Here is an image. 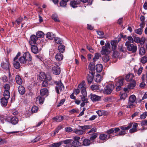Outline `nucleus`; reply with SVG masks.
Returning <instances> with one entry per match:
<instances>
[{"label": "nucleus", "mask_w": 147, "mask_h": 147, "mask_svg": "<svg viewBox=\"0 0 147 147\" xmlns=\"http://www.w3.org/2000/svg\"><path fill=\"white\" fill-rule=\"evenodd\" d=\"M96 32L97 34L100 36L101 38H106V37L105 36H104V33L103 32L99 31H97Z\"/></svg>", "instance_id": "53"}, {"label": "nucleus", "mask_w": 147, "mask_h": 147, "mask_svg": "<svg viewBox=\"0 0 147 147\" xmlns=\"http://www.w3.org/2000/svg\"><path fill=\"white\" fill-rule=\"evenodd\" d=\"M95 68L97 72H100L102 69L103 66L101 64H98L96 65Z\"/></svg>", "instance_id": "19"}, {"label": "nucleus", "mask_w": 147, "mask_h": 147, "mask_svg": "<svg viewBox=\"0 0 147 147\" xmlns=\"http://www.w3.org/2000/svg\"><path fill=\"white\" fill-rule=\"evenodd\" d=\"M62 144V142L60 141L57 143H53L51 144L53 147H59Z\"/></svg>", "instance_id": "43"}, {"label": "nucleus", "mask_w": 147, "mask_h": 147, "mask_svg": "<svg viewBox=\"0 0 147 147\" xmlns=\"http://www.w3.org/2000/svg\"><path fill=\"white\" fill-rule=\"evenodd\" d=\"M1 66L3 68L6 70H9L10 66L9 62L7 60L5 62L1 63Z\"/></svg>", "instance_id": "10"}, {"label": "nucleus", "mask_w": 147, "mask_h": 147, "mask_svg": "<svg viewBox=\"0 0 147 147\" xmlns=\"http://www.w3.org/2000/svg\"><path fill=\"white\" fill-rule=\"evenodd\" d=\"M44 81L42 83V85L43 87H47L48 85V83L47 81L46 80H43Z\"/></svg>", "instance_id": "63"}, {"label": "nucleus", "mask_w": 147, "mask_h": 147, "mask_svg": "<svg viewBox=\"0 0 147 147\" xmlns=\"http://www.w3.org/2000/svg\"><path fill=\"white\" fill-rule=\"evenodd\" d=\"M140 124L141 126H147V120H144L142 121Z\"/></svg>", "instance_id": "64"}, {"label": "nucleus", "mask_w": 147, "mask_h": 147, "mask_svg": "<svg viewBox=\"0 0 147 147\" xmlns=\"http://www.w3.org/2000/svg\"><path fill=\"white\" fill-rule=\"evenodd\" d=\"M120 39H119L118 41L117 40H111V44L112 46L113 50L114 51L117 48L116 44L120 40Z\"/></svg>", "instance_id": "12"}, {"label": "nucleus", "mask_w": 147, "mask_h": 147, "mask_svg": "<svg viewBox=\"0 0 147 147\" xmlns=\"http://www.w3.org/2000/svg\"><path fill=\"white\" fill-rule=\"evenodd\" d=\"M73 132L78 135H82L84 132V131L82 130V129H75L73 131Z\"/></svg>", "instance_id": "32"}, {"label": "nucleus", "mask_w": 147, "mask_h": 147, "mask_svg": "<svg viewBox=\"0 0 147 147\" xmlns=\"http://www.w3.org/2000/svg\"><path fill=\"white\" fill-rule=\"evenodd\" d=\"M147 116V112H145L143 113L140 116V118L142 119H144Z\"/></svg>", "instance_id": "58"}, {"label": "nucleus", "mask_w": 147, "mask_h": 147, "mask_svg": "<svg viewBox=\"0 0 147 147\" xmlns=\"http://www.w3.org/2000/svg\"><path fill=\"white\" fill-rule=\"evenodd\" d=\"M23 20V18L22 17H20L18 18L16 20L17 23L19 25L20 23H21Z\"/></svg>", "instance_id": "60"}, {"label": "nucleus", "mask_w": 147, "mask_h": 147, "mask_svg": "<svg viewBox=\"0 0 147 147\" xmlns=\"http://www.w3.org/2000/svg\"><path fill=\"white\" fill-rule=\"evenodd\" d=\"M44 98L42 96H38L36 98V103L37 104H42L44 101Z\"/></svg>", "instance_id": "15"}, {"label": "nucleus", "mask_w": 147, "mask_h": 147, "mask_svg": "<svg viewBox=\"0 0 147 147\" xmlns=\"http://www.w3.org/2000/svg\"><path fill=\"white\" fill-rule=\"evenodd\" d=\"M145 53V49L144 47H142L140 48L139 50V54L140 55H144Z\"/></svg>", "instance_id": "34"}, {"label": "nucleus", "mask_w": 147, "mask_h": 147, "mask_svg": "<svg viewBox=\"0 0 147 147\" xmlns=\"http://www.w3.org/2000/svg\"><path fill=\"white\" fill-rule=\"evenodd\" d=\"M101 57V55L99 53H96L95 54L93 58V62L95 63L99 58Z\"/></svg>", "instance_id": "36"}, {"label": "nucleus", "mask_w": 147, "mask_h": 147, "mask_svg": "<svg viewBox=\"0 0 147 147\" xmlns=\"http://www.w3.org/2000/svg\"><path fill=\"white\" fill-rule=\"evenodd\" d=\"M18 91L19 93L22 95L24 94L25 92V88L22 86H19Z\"/></svg>", "instance_id": "20"}, {"label": "nucleus", "mask_w": 147, "mask_h": 147, "mask_svg": "<svg viewBox=\"0 0 147 147\" xmlns=\"http://www.w3.org/2000/svg\"><path fill=\"white\" fill-rule=\"evenodd\" d=\"M55 59L57 61H59L63 59V55L60 53H57L55 56Z\"/></svg>", "instance_id": "21"}, {"label": "nucleus", "mask_w": 147, "mask_h": 147, "mask_svg": "<svg viewBox=\"0 0 147 147\" xmlns=\"http://www.w3.org/2000/svg\"><path fill=\"white\" fill-rule=\"evenodd\" d=\"M96 113L98 114L99 116H102L104 113L103 110H99L96 111Z\"/></svg>", "instance_id": "59"}, {"label": "nucleus", "mask_w": 147, "mask_h": 147, "mask_svg": "<svg viewBox=\"0 0 147 147\" xmlns=\"http://www.w3.org/2000/svg\"><path fill=\"white\" fill-rule=\"evenodd\" d=\"M97 136V134L96 133L92 134L90 138V139L91 141H93Z\"/></svg>", "instance_id": "49"}, {"label": "nucleus", "mask_w": 147, "mask_h": 147, "mask_svg": "<svg viewBox=\"0 0 147 147\" xmlns=\"http://www.w3.org/2000/svg\"><path fill=\"white\" fill-rule=\"evenodd\" d=\"M107 138V136L104 134H102L99 136L100 139L102 140H106Z\"/></svg>", "instance_id": "44"}, {"label": "nucleus", "mask_w": 147, "mask_h": 147, "mask_svg": "<svg viewBox=\"0 0 147 147\" xmlns=\"http://www.w3.org/2000/svg\"><path fill=\"white\" fill-rule=\"evenodd\" d=\"M38 110V108L36 106H34L32 107L31 109V111L32 112L34 113H36Z\"/></svg>", "instance_id": "54"}, {"label": "nucleus", "mask_w": 147, "mask_h": 147, "mask_svg": "<svg viewBox=\"0 0 147 147\" xmlns=\"http://www.w3.org/2000/svg\"><path fill=\"white\" fill-rule=\"evenodd\" d=\"M113 89V86L111 84H109L106 86L103 91L101 90L100 92L102 91L103 93L106 94H109L112 92Z\"/></svg>", "instance_id": "4"}, {"label": "nucleus", "mask_w": 147, "mask_h": 147, "mask_svg": "<svg viewBox=\"0 0 147 147\" xmlns=\"http://www.w3.org/2000/svg\"><path fill=\"white\" fill-rule=\"evenodd\" d=\"M72 141V140L71 139H67L65 140L62 141L61 142H62V144L63 143L64 144L67 145L71 143Z\"/></svg>", "instance_id": "55"}, {"label": "nucleus", "mask_w": 147, "mask_h": 147, "mask_svg": "<svg viewBox=\"0 0 147 147\" xmlns=\"http://www.w3.org/2000/svg\"><path fill=\"white\" fill-rule=\"evenodd\" d=\"M10 121L12 124L15 125L18 123V118L15 117H13L10 118Z\"/></svg>", "instance_id": "28"}, {"label": "nucleus", "mask_w": 147, "mask_h": 147, "mask_svg": "<svg viewBox=\"0 0 147 147\" xmlns=\"http://www.w3.org/2000/svg\"><path fill=\"white\" fill-rule=\"evenodd\" d=\"M46 36V37L50 40H52L55 36L54 34L50 32H47Z\"/></svg>", "instance_id": "18"}, {"label": "nucleus", "mask_w": 147, "mask_h": 147, "mask_svg": "<svg viewBox=\"0 0 147 147\" xmlns=\"http://www.w3.org/2000/svg\"><path fill=\"white\" fill-rule=\"evenodd\" d=\"M142 80L143 82H145L147 84V72L146 73V75L144 74L142 75Z\"/></svg>", "instance_id": "50"}, {"label": "nucleus", "mask_w": 147, "mask_h": 147, "mask_svg": "<svg viewBox=\"0 0 147 147\" xmlns=\"http://www.w3.org/2000/svg\"><path fill=\"white\" fill-rule=\"evenodd\" d=\"M4 98H2L1 99V105L4 106H6L7 104V100Z\"/></svg>", "instance_id": "22"}, {"label": "nucleus", "mask_w": 147, "mask_h": 147, "mask_svg": "<svg viewBox=\"0 0 147 147\" xmlns=\"http://www.w3.org/2000/svg\"><path fill=\"white\" fill-rule=\"evenodd\" d=\"M90 96L91 99L93 102L99 101L101 99V97L100 96L96 94H91Z\"/></svg>", "instance_id": "6"}, {"label": "nucleus", "mask_w": 147, "mask_h": 147, "mask_svg": "<svg viewBox=\"0 0 147 147\" xmlns=\"http://www.w3.org/2000/svg\"><path fill=\"white\" fill-rule=\"evenodd\" d=\"M13 66L16 69H18L20 66V64L17 61V60H13Z\"/></svg>", "instance_id": "30"}, {"label": "nucleus", "mask_w": 147, "mask_h": 147, "mask_svg": "<svg viewBox=\"0 0 147 147\" xmlns=\"http://www.w3.org/2000/svg\"><path fill=\"white\" fill-rule=\"evenodd\" d=\"M147 62V57L145 56L142 57L140 58V62L143 64L146 63Z\"/></svg>", "instance_id": "42"}, {"label": "nucleus", "mask_w": 147, "mask_h": 147, "mask_svg": "<svg viewBox=\"0 0 147 147\" xmlns=\"http://www.w3.org/2000/svg\"><path fill=\"white\" fill-rule=\"evenodd\" d=\"M63 117L61 116H57L53 118V119L57 122H60L63 119Z\"/></svg>", "instance_id": "23"}, {"label": "nucleus", "mask_w": 147, "mask_h": 147, "mask_svg": "<svg viewBox=\"0 0 147 147\" xmlns=\"http://www.w3.org/2000/svg\"><path fill=\"white\" fill-rule=\"evenodd\" d=\"M20 63L22 65H24L27 63V61L24 58L23 56L20 57L19 59Z\"/></svg>", "instance_id": "24"}, {"label": "nucleus", "mask_w": 147, "mask_h": 147, "mask_svg": "<svg viewBox=\"0 0 147 147\" xmlns=\"http://www.w3.org/2000/svg\"><path fill=\"white\" fill-rule=\"evenodd\" d=\"M32 46L31 47V51L34 54H36L38 52V47L34 45H31Z\"/></svg>", "instance_id": "16"}, {"label": "nucleus", "mask_w": 147, "mask_h": 147, "mask_svg": "<svg viewBox=\"0 0 147 147\" xmlns=\"http://www.w3.org/2000/svg\"><path fill=\"white\" fill-rule=\"evenodd\" d=\"M143 31V30L140 28H138L135 30V33L139 35H141L142 34Z\"/></svg>", "instance_id": "56"}, {"label": "nucleus", "mask_w": 147, "mask_h": 147, "mask_svg": "<svg viewBox=\"0 0 147 147\" xmlns=\"http://www.w3.org/2000/svg\"><path fill=\"white\" fill-rule=\"evenodd\" d=\"M123 80L124 79H123L117 80L116 81L117 82L116 84V85H119L120 86H122L123 85Z\"/></svg>", "instance_id": "41"}, {"label": "nucleus", "mask_w": 147, "mask_h": 147, "mask_svg": "<svg viewBox=\"0 0 147 147\" xmlns=\"http://www.w3.org/2000/svg\"><path fill=\"white\" fill-rule=\"evenodd\" d=\"M91 88L92 89V90H95L97 92H98V90H99L98 86L95 85H92L91 86Z\"/></svg>", "instance_id": "57"}, {"label": "nucleus", "mask_w": 147, "mask_h": 147, "mask_svg": "<svg viewBox=\"0 0 147 147\" xmlns=\"http://www.w3.org/2000/svg\"><path fill=\"white\" fill-rule=\"evenodd\" d=\"M80 2V0H73L70 2V5L73 8H75L78 6Z\"/></svg>", "instance_id": "8"}, {"label": "nucleus", "mask_w": 147, "mask_h": 147, "mask_svg": "<svg viewBox=\"0 0 147 147\" xmlns=\"http://www.w3.org/2000/svg\"><path fill=\"white\" fill-rule=\"evenodd\" d=\"M3 98H6V99H9L10 97V92L8 90H5Z\"/></svg>", "instance_id": "31"}, {"label": "nucleus", "mask_w": 147, "mask_h": 147, "mask_svg": "<svg viewBox=\"0 0 147 147\" xmlns=\"http://www.w3.org/2000/svg\"><path fill=\"white\" fill-rule=\"evenodd\" d=\"M38 39L37 37L35 35H32L30 37V39L29 41L30 44L31 45H33L36 44Z\"/></svg>", "instance_id": "7"}, {"label": "nucleus", "mask_w": 147, "mask_h": 147, "mask_svg": "<svg viewBox=\"0 0 147 147\" xmlns=\"http://www.w3.org/2000/svg\"><path fill=\"white\" fill-rule=\"evenodd\" d=\"M49 67L52 68L51 71L53 74L58 75L60 74L61 70L57 65V63L52 62Z\"/></svg>", "instance_id": "2"}, {"label": "nucleus", "mask_w": 147, "mask_h": 147, "mask_svg": "<svg viewBox=\"0 0 147 147\" xmlns=\"http://www.w3.org/2000/svg\"><path fill=\"white\" fill-rule=\"evenodd\" d=\"M16 80L17 84L19 85H21L22 83V80L19 75H17L16 76Z\"/></svg>", "instance_id": "26"}, {"label": "nucleus", "mask_w": 147, "mask_h": 147, "mask_svg": "<svg viewBox=\"0 0 147 147\" xmlns=\"http://www.w3.org/2000/svg\"><path fill=\"white\" fill-rule=\"evenodd\" d=\"M109 56L107 55H105L103 57L102 59L103 61L105 63L109 61Z\"/></svg>", "instance_id": "47"}, {"label": "nucleus", "mask_w": 147, "mask_h": 147, "mask_svg": "<svg viewBox=\"0 0 147 147\" xmlns=\"http://www.w3.org/2000/svg\"><path fill=\"white\" fill-rule=\"evenodd\" d=\"M55 42L58 44H61L62 41L61 40L60 38H56L55 39Z\"/></svg>", "instance_id": "62"}, {"label": "nucleus", "mask_w": 147, "mask_h": 147, "mask_svg": "<svg viewBox=\"0 0 147 147\" xmlns=\"http://www.w3.org/2000/svg\"><path fill=\"white\" fill-rule=\"evenodd\" d=\"M52 18L55 21L59 22V20L57 16L55 14H53L52 16Z\"/></svg>", "instance_id": "61"}, {"label": "nucleus", "mask_w": 147, "mask_h": 147, "mask_svg": "<svg viewBox=\"0 0 147 147\" xmlns=\"http://www.w3.org/2000/svg\"><path fill=\"white\" fill-rule=\"evenodd\" d=\"M36 35L38 38H41L44 36L45 34L42 32L39 31L36 33Z\"/></svg>", "instance_id": "40"}, {"label": "nucleus", "mask_w": 147, "mask_h": 147, "mask_svg": "<svg viewBox=\"0 0 147 147\" xmlns=\"http://www.w3.org/2000/svg\"><path fill=\"white\" fill-rule=\"evenodd\" d=\"M58 49L60 53H63L65 50V47L64 45H60L58 46Z\"/></svg>", "instance_id": "38"}, {"label": "nucleus", "mask_w": 147, "mask_h": 147, "mask_svg": "<svg viewBox=\"0 0 147 147\" xmlns=\"http://www.w3.org/2000/svg\"><path fill=\"white\" fill-rule=\"evenodd\" d=\"M94 74L93 72H89L87 77V80L89 84H90L93 80Z\"/></svg>", "instance_id": "9"}, {"label": "nucleus", "mask_w": 147, "mask_h": 147, "mask_svg": "<svg viewBox=\"0 0 147 147\" xmlns=\"http://www.w3.org/2000/svg\"><path fill=\"white\" fill-rule=\"evenodd\" d=\"M56 83L57 86L55 87V89L57 93L59 94V90L61 91H62L64 89V87L60 81L56 82Z\"/></svg>", "instance_id": "5"}, {"label": "nucleus", "mask_w": 147, "mask_h": 147, "mask_svg": "<svg viewBox=\"0 0 147 147\" xmlns=\"http://www.w3.org/2000/svg\"><path fill=\"white\" fill-rule=\"evenodd\" d=\"M136 84V83L135 81L133 80L128 85V88L129 89H132L134 87Z\"/></svg>", "instance_id": "27"}, {"label": "nucleus", "mask_w": 147, "mask_h": 147, "mask_svg": "<svg viewBox=\"0 0 147 147\" xmlns=\"http://www.w3.org/2000/svg\"><path fill=\"white\" fill-rule=\"evenodd\" d=\"M80 129H82V130L85 131L86 129H90L92 128V126L91 125H84L83 126H78Z\"/></svg>", "instance_id": "29"}, {"label": "nucleus", "mask_w": 147, "mask_h": 147, "mask_svg": "<svg viewBox=\"0 0 147 147\" xmlns=\"http://www.w3.org/2000/svg\"><path fill=\"white\" fill-rule=\"evenodd\" d=\"M82 95L87 96V93L86 91V88L80 89Z\"/></svg>", "instance_id": "51"}, {"label": "nucleus", "mask_w": 147, "mask_h": 147, "mask_svg": "<svg viewBox=\"0 0 147 147\" xmlns=\"http://www.w3.org/2000/svg\"><path fill=\"white\" fill-rule=\"evenodd\" d=\"M129 129L127 127L124 126H121L120 128L119 127H116L114 128V130L115 133H117V136H123L126 134L125 130L128 129Z\"/></svg>", "instance_id": "1"}, {"label": "nucleus", "mask_w": 147, "mask_h": 147, "mask_svg": "<svg viewBox=\"0 0 147 147\" xmlns=\"http://www.w3.org/2000/svg\"><path fill=\"white\" fill-rule=\"evenodd\" d=\"M90 144V140L88 139H85L83 142V144L85 146H88Z\"/></svg>", "instance_id": "39"}, {"label": "nucleus", "mask_w": 147, "mask_h": 147, "mask_svg": "<svg viewBox=\"0 0 147 147\" xmlns=\"http://www.w3.org/2000/svg\"><path fill=\"white\" fill-rule=\"evenodd\" d=\"M125 45L128 51H131L133 53H135L136 52L137 47L136 45L131 44L129 41H127L125 42Z\"/></svg>", "instance_id": "3"}, {"label": "nucleus", "mask_w": 147, "mask_h": 147, "mask_svg": "<svg viewBox=\"0 0 147 147\" xmlns=\"http://www.w3.org/2000/svg\"><path fill=\"white\" fill-rule=\"evenodd\" d=\"M94 63L90 62L89 65V68L90 70L89 72H93L94 69Z\"/></svg>", "instance_id": "33"}, {"label": "nucleus", "mask_w": 147, "mask_h": 147, "mask_svg": "<svg viewBox=\"0 0 147 147\" xmlns=\"http://www.w3.org/2000/svg\"><path fill=\"white\" fill-rule=\"evenodd\" d=\"M27 61H30L32 60V57L28 52L25 53L23 56Z\"/></svg>", "instance_id": "11"}, {"label": "nucleus", "mask_w": 147, "mask_h": 147, "mask_svg": "<svg viewBox=\"0 0 147 147\" xmlns=\"http://www.w3.org/2000/svg\"><path fill=\"white\" fill-rule=\"evenodd\" d=\"M136 97L134 95H132L130 96L129 98V104H131L134 103L135 101Z\"/></svg>", "instance_id": "17"}, {"label": "nucleus", "mask_w": 147, "mask_h": 147, "mask_svg": "<svg viewBox=\"0 0 147 147\" xmlns=\"http://www.w3.org/2000/svg\"><path fill=\"white\" fill-rule=\"evenodd\" d=\"M39 77L40 80L43 81L45 80L46 76L44 73L41 72L39 75Z\"/></svg>", "instance_id": "25"}, {"label": "nucleus", "mask_w": 147, "mask_h": 147, "mask_svg": "<svg viewBox=\"0 0 147 147\" xmlns=\"http://www.w3.org/2000/svg\"><path fill=\"white\" fill-rule=\"evenodd\" d=\"M48 92L47 89L45 88L41 89L40 90V94L42 96H44L47 94Z\"/></svg>", "instance_id": "35"}, {"label": "nucleus", "mask_w": 147, "mask_h": 147, "mask_svg": "<svg viewBox=\"0 0 147 147\" xmlns=\"http://www.w3.org/2000/svg\"><path fill=\"white\" fill-rule=\"evenodd\" d=\"M62 126H59L55 129L54 132L53 134H52V136H54L57 133L59 130L62 128Z\"/></svg>", "instance_id": "46"}, {"label": "nucleus", "mask_w": 147, "mask_h": 147, "mask_svg": "<svg viewBox=\"0 0 147 147\" xmlns=\"http://www.w3.org/2000/svg\"><path fill=\"white\" fill-rule=\"evenodd\" d=\"M85 81H83L78 85V88L80 89H83V88H86L85 87Z\"/></svg>", "instance_id": "37"}, {"label": "nucleus", "mask_w": 147, "mask_h": 147, "mask_svg": "<svg viewBox=\"0 0 147 147\" xmlns=\"http://www.w3.org/2000/svg\"><path fill=\"white\" fill-rule=\"evenodd\" d=\"M102 50L101 53L102 55H106L110 53V51L109 49L107 48V47L103 46L102 48Z\"/></svg>", "instance_id": "13"}, {"label": "nucleus", "mask_w": 147, "mask_h": 147, "mask_svg": "<svg viewBox=\"0 0 147 147\" xmlns=\"http://www.w3.org/2000/svg\"><path fill=\"white\" fill-rule=\"evenodd\" d=\"M134 77V76L133 74H129L126 77V80L127 82H132L134 80L133 79Z\"/></svg>", "instance_id": "14"}, {"label": "nucleus", "mask_w": 147, "mask_h": 147, "mask_svg": "<svg viewBox=\"0 0 147 147\" xmlns=\"http://www.w3.org/2000/svg\"><path fill=\"white\" fill-rule=\"evenodd\" d=\"M71 144L73 147H76L80 145V143L79 141H74Z\"/></svg>", "instance_id": "45"}, {"label": "nucleus", "mask_w": 147, "mask_h": 147, "mask_svg": "<svg viewBox=\"0 0 147 147\" xmlns=\"http://www.w3.org/2000/svg\"><path fill=\"white\" fill-rule=\"evenodd\" d=\"M81 99L82 101L83 102H86V103H88V102L87 98V96H81Z\"/></svg>", "instance_id": "48"}, {"label": "nucleus", "mask_w": 147, "mask_h": 147, "mask_svg": "<svg viewBox=\"0 0 147 147\" xmlns=\"http://www.w3.org/2000/svg\"><path fill=\"white\" fill-rule=\"evenodd\" d=\"M101 81V77L99 74L96 75V82H100Z\"/></svg>", "instance_id": "52"}]
</instances>
